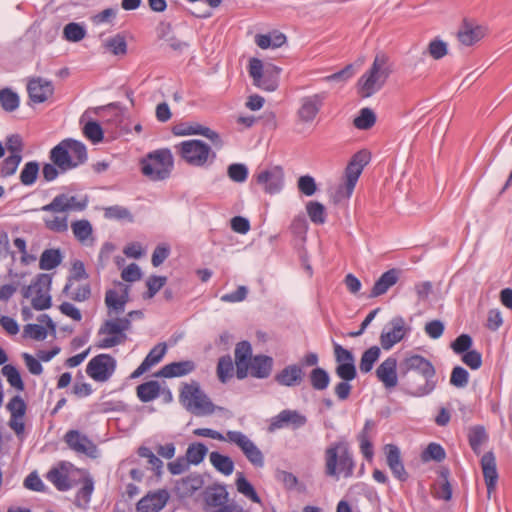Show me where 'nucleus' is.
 <instances>
[{"label": "nucleus", "instance_id": "nucleus-1", "mask_svg": "<svg viewBox=\"0 0 512 512\" xmlns=\"http://www.w3.org/2000/svg\"><path fill=\"white\" fill-rule=\"evenodd\" d=\"M403 381V391L412 397H424L431 394L436 386V369L433 363L419 354L406 356L399 366Z\"/></svg>", "mask_w": 512, "mask_h": 512}, {"label": "nucleus", "instance_id": "nucleus-2", "mask_svg": "<svg viewBox=\"0 0 512 512\" xmlns=\"http://www.w3.org/2000/svg\"><path fill=\"white\" fill-rule=\"evenodd\" d=\"M51 163H44L42 175L46 182L54 181L59 173H65L84 164L88 160L86 145L76 139L66 138L49 152Z\"/></svg>", "mask_w": 512, "mask_h": 512}, {"label": "nucleus", "instance_id": "nucleus-3", "mask_svg": "<svg viewBox=\"0 0 512 512\" xmlns=\"http://www.w3.org/2000/svg\"><path fill=\"white\" fill-rule=\"evenodd\" d=\"M355 462L349 445L345 441L332 443L325 450V474L339 479L342 474L345 478L353 475Z\"/></svg>", "mask_w": 512, "mask_h": 512}, {"label": "nucleus", "instance_id": "nucleus-4", "mask_svg": "<svg viewBox=\"0 0 512 512\" xmlns=\"http://www.w3.org/2000/svg\"><path fill=\"white\" fill-rule=\"evenodd\" d=\"M179 401L188 412L196 416L211 415L216 409H220L211 401L197 381L182 384Z\"/></svg>", "mask_w": 512, "mask_h": 512}, {"label": "nucleus", "instance_id": "nucleus-5", "mask_svg": "<svg viewBox=\"0 0 512 512\" xmlns=\"http://www.w3.org/2000/svg\"><path fill=\"white\" fill-rule=\"evenodd\" d=\"M173 165V155L168 148L150 152L140 162L142 174L153 181L167 179L171 174Z\"/></svg>", "mask_w": 512, "mask_h": 512}, {"label": "nucleus", "instance_id": "nucleus-6", "mask_svg": "<svg viewBox=\"0 0 512 512\" xmlns=\"http://www.w3.org/2000/svg\"><path fill=\"white\" fill-rule=\"evenodd\" d=\"M175 149L186 163L195 167H203L209 158L211 162L216 158V153L211 147L200 139L182 141L175 146Z\"/></svg>", "mask_w": 512, "mask_h": 512}, {"label": "nucleus", "instance_id": "nucleus-7", "mask_svg": "<svg viewBox=\"0 0 512 512\" xmlns=\"http://www.w3.org/2000/svg\"><path fill=\"white\" fill-rule=\"evenodd\" d=\"M130 328L131 322L129 318L118 317L106 320L100 326L98 335L107 334L109 337L101 339L96 346L100 349H108L124 343L127 339L126 331Z\"/></svg>", "mask_w": 512, "mask_h": 512}, {"label": "nucleus", "instance_id": "nucleus-8", "mask_svg": "<svg viewBox=\"0 0 512 512\" xmlns=\"http://www.w3.org/2000/svg\"><path fill=\"white\" fill-rule=\"evenodd\" d=\"M370 161L371 153L366 149L359 150L353 154L345 168L344 186H340L338 188V193H341L342 189H344V196L350 198L363 169L369 164Z\"/></svg>", "mask_w": 512, "mask_h": 512}, {"label": "nucleus", "instance_id": "nucleus-9", "mask_svg": "<svg viewBox=\"0 0 512 512\" xmlns=\"http://www.w3.org/2000/svg\"><path fill=\"white\" fill-rule=\"evenodd\" d=\"M117 360L110 354L101 353L90 359L86 374L96 382H106L115 373Z\"/></svg>", "mask_w": 512, "mask_h": 512}, {"label": "nucleus", "instance_id": "nucleus-10", "mask_svg": "<svg viewBox=\"0 0 512 512\" xmlns=\"http://www.w3.org/2000/svg\"><path fill=\"white\" fill-rule=\"evenodd\" d=\"M227 441L236 444L252 465L259 468L264 466L263 453L243 432L232 430L228 431Z\"/></svg>", "mask_w": 512, "mask_h": 512}, {"label": "nucleus", "instance_id": "nucleus-11", "mask_svg": "<svg viewBox=\"0 0 512 512\" xmlns=\"http://www.w3.org/2000/svg\"><path fill=\"white\" fill-rule=\"evenodd\" d=\"M253 179L263 187L265 193L270 195L280 193L284 187V171L281 166L263 169L254 174Z\"/></svg>", "mask_w": 512, "mask_h": 512}, {"label": "nucleus", "instance_id": "nucleus-12", "mask_svg": "<svg viewBox=\"0 0 512 512\" xmlns=\"http://www.w3.org/2000/svg\"><path fill=\"white\" fill-rule=\"evenodd\" d=\"M326 99L327 92L325 91L302 97L297 110L299 120L303 123L312 122L322 109Z\"/></svg>", "mask_w": 512, "mask_h": 512}, {"label": "nucleus", "instance_id": "nucleus-13", "mask_svg": "<svg viewBox=\"0 0 512 512\" xmlns=\"http://www.w3.org/2000/svg\"><path fill=\"white\" fill-rule=\"evenodd\" d=\"M391 329H385L380 334V344L386 351L390 350L395 344L402 341L407 334L410 333L411 328L407 327L405 320L402 316H395L389 321Z\"/></svg>", "mask_w": 512, "mask_h": 512}, {"label": "nucleus", "instance_id": "nucleus-14", "mask_svg": "<svg viewBox=\"0 0 512 512\" xmlns=\"http://www.w3.org/2000/svg\"><path fill=\"white\" fill-rule=\"evenodd\" d=\"M307 423V417L297 410L284 409L270 419L267 431L273 433L284 427H291L293 430L303 427Z\"/></svg>", "mask_w": 512, "mask_h": 512}, {"label": "nucleus", "instance_id": "nucleus-15", "mask_svg": "<svg viewBox=\"0 0 512 512\" xmlns=\"http://www.w3.org/2000/svg\"><path fill=\"white\" fill-rule=\"evenodd\" d=\"M64 440L69 448L77 453L85 454L90 458L98 456L97 446L87 435L82 434L79 430L72 429L67 431Z\"/></svg>", "mask_w": 512, "mask_h": 512}, {"label": "nucleus", "instance_id": "nucleus-16", "mask_svg": "<svg viewBox=\"0 0 512 512\" xmlns=\"http://www.w3.org/2000/svg\"><path fill=\"white\" fill-rule=\"evenodd\" d=\"M252 359L253 354L251 343L246 340L238 342L235 347V365L236 377L239 380L247 378L249 373V365Z\"/></svg>", "mask_w": 512, "mask_h": 512}, {"label": "nucleus", "instance_id": "nucleus-17", "mask_svg": "<svg viewBox=\"0 0 512 512\" xmlns=\"http://www.w3.org/2000/svg\"><path fill=\"white\" fill-rule=\"evenodd\" d=\"M385 452L386 462L392 475L400 482H406L409 479V474L402 461L399 447L395 444H387L385 446Z\"/></svg>", "mask_w": 512, "mask_h": 512}, {"label": "nucleus", "instance_id": "nucleus-18", "mask_svg": "<svg viewBox=\"0 0 512 512\" xmlns=\"http://www.w3.org/2000/svg\"><path fill=\"white\" fill-rule=\"evenodd\" d=\"M27 92L32 102L40 104L53 95L54 86L51 81L39 77L28 82Z\"/></svg>", "mask_w": 512, "mask_h": 512}, {"label": "nucleus", "instance_id": "nucleus-19", "mask_svg": "<svg viewBox=\"0 0 512 512\" xmlns=\"http://www.w3.org/2000/svg\"><path fill=\"white\" fill-rule=\"evenodd\" d=\"M169 500V493L165 489H161L155 492H149L146 496L141 498L137 505V511L146 512H159L167 504Z\"/></svg>", "mask_w": 512, "mask_h": 512}, {"label": "nucleus", "instance_id": "nucleus-20", "mask_svg": "<svg viewBox=\"0 0 512 512\" xmlns=\"http://www.w3.org/2000/svg\"><path fill=\"white\" fill-rule=\"evenodd\" d=\"M481 467L487 493L490 495L497 486L498 472L496 466V459L493 452H486L481 458Z\"/></svg>", "mask_w": 512, "mask_h": 512}, {"label": "nucleus", "instance_id": "nucleus-21", "mask_svg": "<svg viewBox=\"0 0 512 512\" xmlns=\"http://www.w3.org/2000/svg\"><path fill=\"white\" fill-rule=\"evenodd\" d=\"M401 275V270L398 268H391L384 273L375 281L369 298H376L385 294L392 286H394Z\"/></svg>", "mask_w": 512, "mask_h": 512}, {"label": "nucleus", "instance_id": "nucleus-22", "mask_svg": "<svg viewBox=\"0 0 512 512\" xmlns=\"http://www.w3.org/2000/svg\"><path fill=\"white\" fill-rule=\"evenodd\" d=\"M486 35V28L481 25H473L467 19L463 23L457 33L458 40L465 46H472L480 41Z\"/></svg>", "mask_w": 512, "mask_h": 512}, {"label": "nucleus", "instance_id": "nucleus-23", "mask_svg": "<svg viewBox=\"0 0 512 512\" xmlns=\"http://www.w3.org/2000/svg\"><path fill=\"white\" fill-rule=\"evenodd\" d=\"M376 375L387 389L395 387L398 383L396 358L385 359L376 369Z\"/></svg>", "mask_w": 512, "mask_h": 512}, {"label": "nucleus", "instance_id": "nucleus-24", "mask_svg": "<svg viewBox=\"0 0 512 512\" xmlns=\"http://www.w3.org/2000/svg\"><path fill=\"white\" fill-rule=\"evenodd\" d=\"M196 369V364L193 360H183L178 362H171L164 365L157 373L156 377L176 378L183 377L192 373Z\"/></svg>", "mask_w": 512, "mask_h": 512}, {"label": "nucleus", "instance_id": "nucleus-25", "mask_svg": "<svg viewBox=\"0 0 512 512\" xmlns=\"http://www.w3.org/2000/svg\"><path fill=\"white\" fill-rule=\"evenodd\" d=\"M303 376L302 367L298 364H291L278 372L274 379L281 386L294 387L301 384Z\"/></svg>", "mask_w": 512, "mask_h": 512}, {"label": "nucleus", "instance_id": "nucleus-26", "mask_svg": "<svg viewBox=\"0 0 512 512\" xmlns=\"http://www.w3.org/2000/svg\"><path fill=\"white\" fill-rule=\"evenodd\" d=\"M273 365L274 360L271 356L264 354L254 355L249 365L250 374L257 379H266L271 375Z\"/></svg>", "mask_w": 512, "mask_h": 512}, {"label": "nucleus", "instance_id": "nucleus-27", "mask_svg": "<svg viewBox=\"0 0 512 512\" xmlns=\"http://www.w3.org/2000/svg\"><path fill=\"white\" fill-rule=\"evenodd\" d=\"M280 72L281 68L269 64L265 67L263 76L254 85L262 90L273 92L278 88Z\"/></svg>", "mask_w": 512, "mask_h": 512}, {"label": "nucleus", "instance_id": "nucleus-28", "mask_svg": "<svg viewBox=\"0 0 512 512\" xmlns=\"http://www.w3.org/2000/svg\"><path fill=\"white\" fill-rule=\"evenodd\" d=\"M138 459H146L147 469L154 472L155 477L159 480L163 475V461L148 447L140 446L137 449Z\"/></svg>", "mask_w": 512, "mask_h": 512}, {"label": "nucleus", "instance_id": "nucleus-29", "mask_svg": "<svg viewBox=\"0 0 512 512\" xmlns=\"http://www.w3.org/2000/svg\"><path fill=\"white\" fill-rule=\"evenodd\" d=\"M160 383L156 380H149L136 387V395L143 403H148L160 397Z\"/></svg>", "mask_w": 512, "mask_h": 512}, {"label": "nucleus", "instance_id": "nucleus-30", "mask_svg": "<svg viewBox=\"0 0 512 512\" xmlns=\"http://www.w3.org/2000/svg\"><path fill=\"white\" fill-rule=\"evenodd\" d=\"M63 261V254L59 248L45 249L39 259V268L41 270H53Z\"/></svg>", "mask_w": 512, "mask_h": 512}, {"label": "nucleus", "instance_id": "nucleus-31", "mask_svg": "<svg viewBox=\"0 0 512 512\" xmlns=\"http://www.w3.org/2000/svg\"><path fill=\"white\" fill-rule=\"evenodd\" d=\"M210 462L212 466L220 473L225 476H229L233 473L235 465L231 457L221 454L218 451L210 453Z\"/></svg>", "mask_w": 512, "mask_h": 512}, {"label": "nucleus", "instance_id": "nucleus-32", "mask_svg": "<svg viewBox=\"0 0 512 512\" xmlns=\"http://www.w3.org/2000/svg\"><path fill=\"white\" fill-rule=\"evenodd\" d=\"M309 381L314 390L323 391L329 387L331 378L326 369L316 366L309 373Z\"/></svg>", "mask_w": 512, "mask_h": 512}, {"label": "nucleus", "instance_id": "nucleus-33", "mask_svg": "<svg viewBox=\"0 0 512 512\" xmlns=\"http://www.w3.org/2000/svg\"><path fill=\"white\" fill-rule=\"evenodd\" d=\"M377 78L378 76H375L373 74H370L368 72H365L358 80L357 86H358V93L363 98H368L372 96L376 91L380 89V85L377 86Z\"/></svg>", "mask_w": 512, "mask_h": 512}, {"label": "nucleus", "instance_id": "nucleus-34", "mask_svg": "<svg viewBox=\"0 0 512 512\" xmlns=\"http://www.w3.org/2000/svg\"><path fill=\"white\" fill-rule=\"evenodd\" d=\"M40 172V164L36 160L28 161L21 169L19 179L22 185L32 186L36 183Z\"/></svg>", "mask_w": 512, "mask_h": 512}, {"label": "nucleus", "instance_id": "nucleus-35", "mask_svg": "<svg viewBox=\"0 0 512 512\" xmlns=\"http://www.w3.org/2000/svg\"><path fill=\"white\" fill-rule=\"evenodd\" d=\"M208 454V447L202 442H192L188 445L185 458L190 465H199Z\"/></svg>", "mask_w": 512, "mask_h": 512}, {"label": "nucleus", "instance_id": "nucleus-36", "mask_svg": "<svg viewBox=\"0 0 512 512\" xmlns=\"http://www.w3.org/2000/svg\"><path fill=\"white\" fill-rule=\"evenodd\" d=\"M488 440V435L483 425L470 427L468 432V442L475 454L480 453L481 445Z\"/></svg>", "mask_w": 512, "mask_h": 512}, {"label": "nucleus", "instance_id": "nucleus-37", "mask_svg": "<svg viewBox=\"0 0 512 512\" xmlns=\"http://www.w3.org/2000/svg\"><path fill=\"white\" fill-rule=\"evenodd\" d=\"M380 355L381 349L377 345L371 346L370 348L365 350L361 356L359 363V369L361 373H369L373 369L374 364L378 361Z\"/></svg>", "mask_w": 512, "mask_h": 512}, {"label": "nucleus", "instance_id": "nucleus-38", "mask_svg": "<svg viewBox=\"0 0 512 512\" xmlns=\"http://www.w3.org/2000/svg\"><path fill=\"white\" fill-rule=\"evenodd\" d=\"M236 487L239 493L250 499L254 503H261V498L257 494L254 486L247 480L242 472H237Z\"/></svg>", "mask_w": 512, "mask_h": 512}, {"label": "nucleus", "instance_id": "nucleus-39", "mask_svg": "<svg viewBox=\"0 0 512 512\" xmlns=\"http://www.w3.org/2000/svg\"><path fill=\"white\" fill-rule=\"evenodd\" d=\"M89 277L85 270V265L81 260H75L72 263L70 275L67 277V282L62 290L66 295H69V290L72 287L73 281H80Z\"/></svg>", "mask_w": 512, "mask_h": 512}, {"label": "nucleus", "instance_id": "nucleus-40", "mask_svg": "<svg viewBox=\"0 0 512 512\" xmlns=\"http://www.w3.org/2000/svg\"><path fill=\"white\" fill-rule=\"evenodd\" d=\"M86 34V28L82 23L70 22L63 29V38L72 43L83 40Z\"/></svg>", "mask_w": 512, "mask_h": 512}, {"label": "nucleus", "instance_id": "nucleus-41", "mask_svg": "<svg viewBox=\"0 0 512 512\" xmlns=\"http://www.w3.org/2000/svg\"><path fill=\"white\" fill-rule=\"evenodd\" d=\"M377 117L375 112L368 107L362 108L354 118L353 124L357 129L368 130L374 126Z\"/></svg>", "mask_w": 512, "mask_h": 512}, {"label": "nucleus", "instance_id": "nucleus-42", "mask_svg": "<svg viewBox=\"0 0 512 512\" xmlns=\"http://www.w3.org/2000/svg\"><path fill=\"white\" fill-rule=\"evenodd\" d=\"M0 104L4 111L13 112L20 105V97L11 88H3L0 90Z\"/></svg>", "mask_w": 512, "mask_h": 512}, {"label": "nucleus", "instance_id": "nucleus-43", "mask_svg": "<svg viewBox=\"0 0 512 512\" xmlns=\"http://www.w3.org/2000/svg\"><path fill=\"white\" fill-rule=\"evenodd\" d=\"M1 372L3 376L6 377L11 387L15 388L19 392L24 391L25 384L21 377L20 371L16 366L12 364H6L3 366Z\"/></svg>", "mask_w": 512, "mask_h": 512}, {"label": "nucleus", "instance_id": "nucleus-44", "mask_svg": "<svg viewBox=\"0 0 512 512\" xmlns=\"http://www.w3.org/2000/svg\"><path fill=\"white\" fill-rule=\"evenodd\" d=\"M84 136L93 144H99L104 140V130L101 124L96 120H89L83 126Z\"/></svg>", "mask_w": 512, "mask_h": 512}, {"label": "nucleus", "instance_id": "nucleus-45", "mask_svg": "<svg viewBox=\"0 0 512 512\" xmlns=\"http://www.w3.org/2000/svg\"><path fill=\"white\" fill-rule=\"evenodd\" d=\"M94 491V481L91 477L84 478L83 486L78 490L75 496V505L78 507H86L91 500Z\"/></svg>", "mask_w": 512, "mask_h": 512}, {"label": "nucleus", "instance_id": "nucleus-46", "mask_svg": "<svg viewBox=\"0 0 512 512\" xmlns=\"http://www.w3.org/2000/svg\"><path fill=\"white\" fill-rule=\"evenodd\" d=\"M307 214L312 223L322 225L326 222V208L318 201H310L306 205Z\"/></svg>", "mask_w": 512, "mask_h": 512}, {"label": "nucleus", "instance_id": "nucleus-47", "mask_svg": "<svg viewBox=\"0 0 512 512\" xmlns=\"http://www.w3.org/2000/svg\"><path fill=\"white\" fill-rule=\"evenodd\" d=\"M171 30V24H165L160 32L159 37L164 39L168 43L169 47L174 51L182 52L185 48H188L189 43L180 41L175 35L171 33Z\"/></svg>", "mask_w": 512, "mask_h": 512}, {"label": "nucleus", "instance_id": "nucleus-48", "mask_svg": "<svg viewBox=\"0 0 512 512\" xmlns=\"http://www.w3.org/2000/svg\"><path fill=\"white\" fill-rule=\"evenodd\" d=\"M234 364L230 355L219 358L217 363V377L221 383H226L233 376Z\"/></svg>", "mask_w": 512, "mask_h": 512}, {"label": "nucleus", "instance_id": "nucleus-49", "mask_svg": "<svg viewBox=\"0 0 512 512\" xmlns=\"http://www.w3.org/2000/svg\"><path fill=\"white\" fill-rule=\"evenodd\" d=\"M23 159V156L8 155L0 163V177L8 178L14 175Z\"/></svg>", "mask_w": 512, "mask_h": 512}, {"label": "nucleus", "instance_id": "nucleus-50", "mask_svg": "<svg viewBox=\"0 0 512 512\" xmlns=\"http://www.w3.org/2000/svg\"><path fill=\"white\" fill-rule=\"evenodd\" d=\"M206 126L199 123L180 122L172 127L175 136L202 135Z\"/></svg>", "mask_w": 512, "mask_h": 512}, {"label": "nucleus", "instance_id": "nucleus-51", "mask_svg": "<svg viewBox=\"0 0 512 512\" xmlns=\"http://www.w3.org/2000/svg\"><path fill=\"white\" fill-rule=\"evenodd\" d=\"M167 283V277L162 275H151L146 280L147 291L144 292V299L153 298Z\"/></svg>", "mask_w": 512, "mask_h": 512}, {"label": "nucleus", "instance_id": "nucleus-52", "mask_svg": "<svg viewBox=\"0 0 512 512\" xmlns=\"http://www.w3.org/2000/svg\"><path fill=\"white\" fill-rule=\"evenodd\" d=\"M71 228L74 237L82 243H84L92 235L93 232L91 223L86 219L72 222Z\"/></svg>", "mask_w": 512, "mask_h": 512}, {"label": "nucleus", "instance_id": "nucleus-53", "mask_svg": "<svg viewBox=\"0 0 512 512\" xmlns=\"http://www.w3.org/2000/svg\"><path fill=\"white\" fill-rule=\"evenodd\" d=\"M48 479L54 484L57 490L61 492L68 491L72 488V483L67 474L54 468L47 474Z\"/></svg>", "mask_w": 512, "mask_h": 512}, {"label": "nucleus", "instance_id": "nucleus-54", "mask_svg": "<svg viewBox=\"0 0 512 512\" xmlns=\"http://www.w3.org/2000/svg\"><path fill=\"white\" fill-rule=\"evenodd\" d=\"M104 217L106 219L127 220L130 223L134 221V217L130 210L120 205L106 207L104 209Z\"/></svg>", "mask_w": 512, "mask_h": 512}, {"label": "nucleus", "instance_id": "nucleus-55", "mask_svg": "<svg viewBox=\"0 0 512 512\" xmlns=\"http://www.w3.org/2000/svg\"><path fill=\"white\" fill-rule=\"evenodd\" d=\"M6 408L10 412V418H24L27 404L20 395H15L9 400Z\"/></svg>", "mask_w": 512, "mask_h": 512}, {"label": "nucleus", "instance_id": "nucleus-56", "mask_svg": "<svg viewBox=\"0 0 512 512\" xmlns=\"http://www.w3.org/2000/svg\"><path fill=\"white\" fill-rule=\"evenodd\" d=\"M105 47L116 56L125 55L127 53L126 38L124 35L118 33L106 41Z\"/></svg>", "mask_w": 512, "mask_h": 512}, {"label": "nucleus", "instance_id": "nucleus-57", "mask_svg": "<svg viewBox=\"0 0 512 512\" xmlns=\"http://www.w3.org/2000/svg\"><path fill=\"white\" fill-rule=\"evenodd\" d=\"M446 457L445 449L438 443L431 442L422 452V460L425 462H441Z\"/></svg>", "mask_w": 512, "mask_h": 512}, {"label": "nucleus", "instance_id": "nucleus-58", "mask_svg": "<svg viewBox=\"0 0 512 512\" xmlns=\"http://www.w3.org/2000/svg\"><path fill=\"white\" fill-rule=\"evenodd\" d=\"M205 500L209 506L221 507L225 505L228 500V492L225 486H219L212 492H206Z\"/></svg>", "mask_w": 512, "mask_h": 512}, {"label": "nucleus", "instance_id": "nucleus-59", "mask_svg": "<svg viewBox=\"0 0 512 512\" xmlns=\"http://www.w3.org/2000/svg\"><path fill=\"white\" fill-rule=\"evenodd\" d=\"M227 176L236 183H243L249 176L248 167L243 163H232L227 167Z\"/></svg>", "mask_w": 512, "mask_h": 512}, {"label": "nucleus", "instance_id": "nucleus-60", "mask_svg": "<svg viewBox=\"0 0 512 512\" xmlns=\"http://www.w3.org/2000/svg\"><path fill=\"white\" fill-rule=\"evenodd\" d=\"M470 374L462 366H455L450 375V384L456 388H464L469 382Z\"/></svg>", "mask_w": 512, "mask_h": 512}, {"label": "nucleus", "instance_id": "nucleus-61", "mask_svg": "<svg viewBox=\"0 0 512 512\" xmlns=\"http://www.w3.org/2000/svg\"><path fill=\"white\" fill-rule=\"evenodd\" d=\"M5 151L8 150L9 155H18L22 156V152L24 149L23 139L20 134H10L5 139Z\"/></svg>", "mask_w": 512, "mask_h": 512}, {"label": "nucleus", "instance_id": "nucleus-62", "mask_svg": "<svg viewBox=\"0 0 512 512\" xmlns=\"http://www.w3.org/2000/svg\"><path fill=\"white\" fill-rule=\"evenodd\" d=\"M473 346V339L469 334L463 333L451 342V349L457 355H462Z\"/></svg>", "mask_w": 512, "mask_h": 512}, {"label": "nucleus", "instance_id": "nucleus-63", "mask_svg": "<svg viewBox=\"0 0 512 512\" xmlns=\"http://www.w3.org/2000/svg\"><path fill=\"white\" fill-rule=\"evenodd\" d=\"M105 304L109 311H113L116 314H120L125 310V307L123 306V300L119 299V294L114 289H109L106 291Z\"/></svg>", "mask_w": 512, "mask_h": 512}, {"label": "nucleus", "instance_id": "nucleus-64", "mask_svg": "<svg viewBox=\"0 0 512 512\" xmlns=\"http://www.w3.org/2000/svg\"><path fill=\"white\" fill-rule=\"evenodd\" d=\"M297 188L298 190L304 194L305 196H312L317 191V184L311 175H302L297 180Z\"/></svg>", "mask_w": 512, "mask_h": 512}]
</instances>
